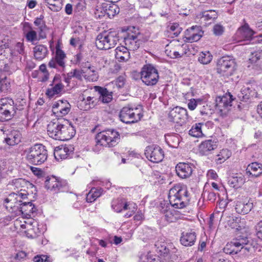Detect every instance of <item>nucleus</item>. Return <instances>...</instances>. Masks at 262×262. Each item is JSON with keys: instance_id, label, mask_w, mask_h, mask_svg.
I'll list each match as a JSON object with an SVG mask.
<instances>
[{"instance_id": "obj_10", "label": "nucleus", "mask_w": 262, "mask_h": 262, "mask_svg": "<svg viewBox=\"0 0 262 262\" xmlns=\"http://www.w3.org/2000/svg\"><path fill=\"white\" fill-rule=\"evenodd\" d=\"M232 95L226 94L222 97H218L216 99L215 107L219 115L223 118L227 116L233 100Z\"/></svg>"}, {"instance_id": "obj_42", "label": "nucleus", "mask_w": 262, "mask_h": 262, "mask_svg": "<svg viewBox=\"0 0 262 262\" xmlns=\"http://www.w3.org/2000/svg\"><path fill=\"white\" fill-rule=\"evenodd\" d=\"M155 246L157 253H159L161 256H166L169 254V247L171 246L168 245L167 243L164 242L158 241L156 243Z\"/></svg>"}, {"instance_id": "obj_64", "label": "nucleus", "mask_w": 262, "mask_h": 262, "mask_svg": "<svg viewBox=\"0 0 262 262\" xmlns=\"http://www.w3.org/2000/svg\"><path fill=\"white\" fill-rule=\"evenodd\" d=\"M15 51L17 52L18 54L24 55L25 54V47L23 42H17L14 47Z\"/></svg>"}, {"instance_id": "obj_11", "label": "nucleus", "mask_w": 262, "mask_h": 262, "mask_svg": "<svg viewBox=\"0 0 262 262\" xmlns=\"http://www.w3.org/2000/svg\"><path fill=\"white\" fill-rule=\"evenodd\" d=\"M262 51H256L251 53L247 63L248 70L253 73H258L262 70Z\"/></svg>"}, {"instance_id": "obj_23", "label": "nucleus", "mask_w": 262, "mask_h": 262, "mask_svg": "<svg viewBox=\"0 0 262 262\" xmlns=\"http://www.w3.org/2000/svg\"><path fill=\"white\" fill-rule=\"evenodd\" d=\"M73 149L72 146L60 145L56 147L54 151V157L57 161L66 159L73 154Z\"/></svg>"}, {"instance_id": "obj_62", "label": "nucleus", "mask_w": 262, "mask_h": 262, "mask_svg": "<svg viewBox=\"0 0 262 262\" xmlns=\"http://www.w3.org/2000/svg\"><path fill=\"white\" fill-rule=\"evenodd\" d=\"M10 88V83L6 79L0 80V93L5 92Z\"/></svg>"}, {"instance_id": "obj_8", "label": "nucleus", "mask_w": 262, "mask_h": 262, "mask_svg": "<svg viewBox=\"0 0 262 262\" xmlns=\"http://www.w3.org/2000/svg\"><path fill=\"white\" fill-rule=\"evenodd\" d=\"M236 68L235 59L230 56H224L217 60L216 70L220 75L229 77L231 76Z\"/></svg>"}, {"instance_id": "obj_36", "label": "nucleus", "mask_w": 262, "mask_h": 262, "mask_svg": "<svg viewBox=\"0 0 262 262\" xmlns=\"http://www.w3.org/2000/svg\"><path fill=\"white\" fill-rule=\"evenodd\" d=\"M96 92L100 95L99 99L104 103L110 102L112 100V92H109L106 88H101L99 86L94 87Z\"/></svg>"}, {"instance_id": "obj_53", "label": "nucleus", "mask_w": 262, "mask_h": 262, "mask_svg": "<svg viewBox=\"0 0 262 262\" xmlns=\"http://www.w3.org/2000/svg\"><path fill=\"white\" fill-rule=\"evenodd\" d=\"M212 59V56L208 52H202L200 53L198 57V61L202 64H207L209 63Z\"/></svg>"}, {"instance_id": "obj_1", "label": "nucleus", "mask_w": 262, "mask_h": 262, "mask_svg": "<svg viewBox=\"0 0 262 262\" xmlns=\"http://www.w3.org/2000/svg\"><path fill=\"white\" fill-rule=\"evenodd\" d=\"M96 144L94 151L99 152L103 147H114L120 141L119 133L114 129H107L98 133L96 136Z\"/></svg>"}, {"instance_id": "obj_59", "label": "nucleus", "mask_w": 262, "mask_h": 262, "mask_svg": "<svg viewBox=\"0 0 262 262\" xmlns=\"http://www.w3.org/2000/svg\"><path fill=\"white\" fill-rule=\"evenodd\" d=\"M31 222H29V224H27V228L26 230L25 231L26 234V236L28 238H35L37 237L38 236L35 233L33 229H32V226H31V224H30Z\"/></svg>"}, {"instance_id": "obj_7", "label": "nucleus", "mask_w": 262, "mask_h": 262, "mask_svg": "<svg viewBox=\"0 0 262 262\" xmlns=\"http://www.w3.org/2000/svg\"><path fill=\"white\" fill-rule=\"evenodd\" d=\"M142 106L133 107L127 105L123 107L119 114L120 120L126 124L134 123L140 120L142 117Z\"/></svg>"}, {"instance_id": "obj_54", "label": "nucleus", "mask_w": 262, "mask_h": 262, "mask_svg": "<svg viewBox=\"0 0 262 262\" xmlns=\"http://www.w3.org/2000/svg\"><path fill=\"white\" fill-rule=\"evenodd\" d=\"M137 205L133 202H126L124 206V210H128V211L125 214L126 217H130L137 210Z\"/></svg>"}, {"instance_id": "obj_47", "label": "nucleus", "mask_w": 262, "mask_h": 262, "mask_svg": "<svg viewBox=\"0 0 262 262\" xmlns=\"http://www.w3.org/2000/svg\"><path fill=\"white\" fill-rule=\"evenodd\" d=\"M203 125V123H198L192 125L191 128L189 131V135L196 138L202 137L203 134L202 133V127Z\"/></svg>"}, {"instance_id": "obj_48", "label": "nucleus", "mask_w": 262, "mask_h": 262, "mask_svg": "<svg viewBox=\"0 0 262 262\" xmlns=\"http://www.w3.org/2000/svg\"><path fill=\"white\" fill-rule=\"evenodd\" d=\"M231 156V152L228 149H222L216 155L215 161L217 164H222Z\"/></svg>"}, {"instance_id": "obj_18", "label": "nucleus", "mask_w": 262, "mask_h": 262, "mask_svg": "<svg viewBox=\"0 0 262 262\" xmlns=\"http://www.w3.org/2000/svg\"><path fill=\"white\" fill-rule=\"evenodd\" d=\"M161 205L160 211L163 214L162 219L168 223L176 222L179 218L177 211L166 205L165 203Z\"/></svg>"}, {"instance_id": "obj_51", "label": "nucleus", "mask_w": 262, "mask_h": 262, "mask_svg": "<svg viewBox=\"0 0 262 262\" xmlns=\"http://www.w3.org/2000/svg\"><path fill=\"white\" fill-rule=\"evenodd\" d=\"M223 251L225 253L228 254H236L241 251L240 249L237 248V246L234 243L233 241L226 244L223 249Z\"/></svg>"}, {"instance_id": "obj_34", "label": "nucleus", "mask_w": 262, "mask_h": 262, "mask_svg": "<svg viewBox=\"0 0 262 262\" xmlns=\"http://www.w3.org/2000/svg\"><path fill=\"white\" fill-rule=\"evenodd\" d=\"M253 203L249 201H238L235 205V210L238 213L247 214L253 208Z\"/></svg>"}, {"instance_id": "obj_16", "label": "nucleus", "mask_w": 262, "mask_h": 262, "mask_svg": "<svg viewBox=\"0 0 262 262\" xmlns=\"http://www.w3.org/2000/svg\"><path fill=\"white\" fill-rule=\"evenodd\" d=\"M61 129L59 134V140H68L73 138L75 135V129L71 123L68 120H64L62 122Z\"/></svg>"}, {"instance_id": "obj_40", "label": "nucleus", "mask_w": 262, "mask_h": 262, "mask_svg": "<svg viewBox=\"0 0 262 262\" xmlns=\"http://www.w3.org/2000/svg\"><path fill=\"white\" fill-rule=\"evenodd\" d=\"M34 56L35 59L41 60L46 57L48 54L47 48L42 45L36 46L33 48Z\"/></svg>"}, {"instance_id": "obj_3", "label": "nucleus", "mask_w": 262, "mask_h": 262, "mask_svg": "<svg viewBox=\"0 0 262 262\" xmlns=\"http://www.w3.org/2000/svg\"><path fill=\"white\" fill-rule=\"evenodd\" d=\"M27 160L34 165H40L47 159L48 152L45 146L36 144L24 150Z\"/></svg>"}, {"instance_id": "obj_27", "label": "nucleus", "mask_w": 262, "mask_h": 262, "mask_svg": "<svg viewBox=\"0 0 262 262\" xmlns=\"http://www.w3.org/2000/svg\"><path fill=\"white\" fill-rule=\"evenodd\" d=\"M217 147L216 142L211 140H207L202 142L199 146V153L203 156H207Z\"/></svg>"}, {"instance_id": "obj_12", "label": "nucleus", "mask_w": 262, "mask_h": 262, "mask_svg": "<svg viewBox=\"0 0 262 262\" xmlns=\"http://www.w3.org/2000/svg\"><path fill=\"white\" fill-rule=\"evenodd\" d=\"M145 155L146 158L151 162L158 163L163 160L164 152L159 146L152 145L146 148Z\"/></svg>"}, {"instance_id": "obj_19", "label": "nucleus", "mask_w": 262, "mask_h": 262, "mask_svg": "<svg viewBox=\"0 0 262 262\" xmlns=\"http://www.w3.org/2000/svg\"><path fill=\"white\" fill-rule=\"evenodd\" d=\"M194 169L192 164L185 162H180L176 166L177 174L181 179H187L189 178Z\"/></svg>"}, {"instance_id": "obj_25", "label": "nucleus", "mask_w": 262, "mask_h": 262, "mask_svg": "<svg viewBox=\"0 0 262 262\" xmlns=\"http://www.w3.org/2000/svg\"><path fill=\"white\" fill-rule=\"evenodd\" d=\"M37 210L36 207L31 202H27L24 200L21 202L18 212H20L27 217H31L35 216Z\"/></svg>"}, {"instance_id": "obj_57", "label": "nucleus", "mask_w": 262, "mask_h": 262, "mask_svg": "<svg viewBox=\"0 0 262 262\" xmlns=\"http://www.w3.org/2000/svg\"><path fill=\"white\" fill-rule=\"evenodd\" d=\"M29 222H31L30 224H31V226H32V229H33L35 233L38 236L43 233V230L42 228L40 227V225L37 221L33 220L32 219H30Z\"/></svg>"}, {"instance_id": "obj_50", "label": "nucleus", "mask_w": 262, "mask_h": 262, "mask_svg": "<svg viewBox=\"0 0 262 262\" xmlns=\"http://www.w3.org/2000/svg\"><path fill=\"white\" fill-rule=\"evenodd\" d=\"M200 112L202 115H209L212 114L213 107L208 102L202 99L199 107Z\"/></svg>"}, {"instance_id": "obj_15", "label": "nucleus", "mask_w": 262, "mask_h": 262, "mask_svg": "<svg viewBox=\"0 0 262 262\" xmlns=\"http://www.w3.org/2000/svg\"><path fill=\"white\" fill-rule=\"evenodd\" d=\"M45 187L53 192L64 191L67 189V183L65 181H58L52 177L45 181Z\"/></svg>"}, {"instance_id": "obj_21", "label": "nucleus", "mask_w": 262, "mask_h": 262, "mask_svg": "<svg viewBox=\"0 0 262 262\" xmlns=\"http://www.w3.org/2000/svg\"><path fill=\"white\" fill-rule=\"evenodd\" d=\"M204 32L200 26H192L185 32V37L188 42L197 41L202 37Z\"/></svg>"}, {"instance_id": "obj_39", "label": "nucleus", "mask_w": 262, "mask_h": 262, "mask_svg": "<svg viewBox=\"0 0 262 262\" xmlns=\"http://www.w3.org/2000/svg\"><path fill=\"white\" fill-rule=\"evenodd\" d=\"M228 224L231 228L240 231L246 228L245 219L239 217L232 218L228 221Z\"/></svg>"}, {"instance_id": "obj_37", "label": "nucleus", "mask_w": 262, "mask_h": 262, "mask_svg": "<svg viewBox=\"0 0 262 262\" xmlns=\"http://www.w3.org/2000/svg\"><path fill=\"white\" fill-rule=\"evenodd\" d=\"M124 46L118 47L115 50V58L119 61H126L130 58V53Z\"/></svg>"}, {"instance_id": "obj_4", "label": "nucleus", "mask_w": 262, "mask_h": 262, "mask_svg": "<svg viewBox=\"0 0 262 262\" xmlns=\"http://www.w3.org/2000/svg\"><path fill=\"white\" fill-rule=\"evenodd\" d=\"M28 193L25 189H20L18 192L10 193L4 200L3 205L10 212H17L21 202L28 198Z\"/></svg>"}, {"instance_id": "obj_46", "label": "nucleus", "mask_w": 262, "mask_h": 262, "mask_svg": "<svg viewBox=\"0 0 262 262\" xmlns=\"http://www.w3.org/2000/svg\"><path fill=\"white\" fill-rule=\"evenodd\" d=\"M26 183L27 182L24 179H16L10 182L8 186L10 189L17 190L18 192L20 189H23L22 188L25 187Z\"/></svg>"}, {"instance_id": "obj_38", "label": "nucleus", "mask_w": 262, "mask_h": 262, "mask_svg": "<svg viewBox=\"0 0 262 262\" xmlns=\"http://www.w3.org/2000/svg\"><path fill=\"white\" fill-rule=\"evenodd\" d=\"M246 182L245 176L242 173H237L229 178L228 183L233 188L241 187Z\"/></svg>"}, {"instance_id": "obj_28", "label": "nucleus", "mask_w": 262, "mask_h": 262, "mask_svg": "<svg viewBox=\"0 0 262 262\" xmlns=\"http://www.w3.org/2000/svg\"><path fill=\"white\" fill-rule=\"evenodd\" d=\"M62 122L57 120L50 122L47 126V133L48 135L55 140H58L59 134L61 129Z\"/></svg>"}, {"instance_id": "obj_13", "label": "nucleus", "mask_w": 262, "mask_h": 262, "mask_svg": "<svg viewBox=\"0 0 262 262\" xmlns=\"http://www.w3.org/2000/svg\"><path fill=\"white\" fill-rule=\"evenodd\" d=\"M13 101L9 98H3L0 99V116L1 120H7L11 117V113L14 110Z\"/></svg>"}, {"instance_id": "obj_33", "label": "nucleus", "mask_w": 262, "mask_h": 262, "mask_svg": "<svg viewBox=\"0 0 262 262\" xmlns=\"http://www.w3.org/2000/svg\"><path fill=\"white\" fill-rule=\"evenodd\" d=\"M232 241L241 251L242 249H245L248 251H249L251 248V245L250 244V240L247 236L238 235L235 238L233 239Z\"/></svg>"}, {"instance_id": "obj_56", "label": "nucleus", "mask_w": 262, "mask_h": 262, "mask_svg": "<svg viewBox=\"0 0 262 262\" xmlns=\"http://www.w3.org/2000/svg\"><path fill=\"white\" fill-rule=\"evenodd\" d=\"M241 96L244 99H248L250 96L253 95L254 92L252 90L251 88L249 86H244L241 89Z\"/></svg>"}, {"instance_id": "obj_17", "label": "nucleus", "mask_w": 262, "mask_h": 262, "mask_svg": "<svg viewBox=\"0 0 262 262\" xmlns=\"http://www.w3.org/2000/svg\"><path fill=\"white\" fill-rule=\"evenodd\" d=\"M253 31L248 25H245L239 28L236 32L235 38L238 42L242 41L256 40V37H253Z\"/></svg>"}, {"instance_id": "obj_2", "label": "nucleus", "mask_w": 262, "mask_h": 262, "mask_svg": "<svg viewBox=\"0 0 262 262\" xmlns=\"http://www.w3.org/2000/svg\"><path fill=\"white\" fill-rule=\"evenodd\" d=\"M168 199L171 206L179 209L184 208L189 201L186 187L180 184H176L169 190Z\"/></svg>"}, {"instance_id": "obj_31", "label": "nucleus", "mask_w": 262, "mask_h": 262, "mask_svg": "<svg viewBox=\"0 0 262 262\" xmlns=\"http://www.w3.org/2000/svg\"><path fill=\"white\" fill-rule=\"evenodd\" d=\"M23 31L27 41L34 43L38 40L36 32L32 29L29 23H24Z\"/></svg>"}, {"instance_id": "obj_32", "label": "nucleus", "mask_w": 262, "mask_h": 262, "mask_svg": "<svg viewBox=\"0 0 262 262\" xmlns=\"http://www.w3.org/2000/svg\"><path fill=\"white\" fill-rule=\"evenodd\" d=\"M83 73H84L83 77L89 81H95L98 79L96 68L89 64H85V66L83 69Z\"/></svg>"}, {"instance_id": "obj_9", "label": "nucleus", "mask_w": 262, "mask_h": 262, "mask_svg": "<svg viewBox=\"0 0 262 262\" xmlns=\"http://www.w3.org/2000/svg\"><path fill=\"white\" fill-rule=\"evenodd\" d=\"M55 49V56L49 61L48 66L51 68L56 69L58 71L62 72L66 67V54L60 49L59 45L56 46Z\"/></svg>"}, {"instance_id": "obj_29", "label": "nucleus", "mask_w": 262, "mask_h": 262, "mask_svg": "<svg viewBox=\"0 0 262 262\" xmlns=\"http://www.w3.org/2000/svg\"><path fill=\"white\" fill-rule=\"evenodd\" d=\"M196 239V234L192 230L183 232L180 239L181 243L184 246H192Z\"/></svg>"}, {"instance_id": "obj_30", "label": "nucleus", "mask_w": 262, "mask_h": 262, "mask_svg": "<svg viewBox=\"0 0 262 262\" xmlns=\"http://www.w3.org/2000/svg\"><path fill=\"white\" fill-rule=\"evenodd\" d=\"M6 144L14 146L20 141V134L16 130L5 131Z\"/></svg>"}, {"instance_id": "obj_6", "label": "nucleus", "mask_w": 262, "mask_h": 262, "mask_svg": "<svg viewBox=\"0 0 262 262\" xmlns=\"http://www.w3.org/2000/svg\"><path fill=\"white\" fill-rule=\"evenodd\" d=\"M140 79L147 86L155 85L159 79V75L157 68L152 64H144L140 72Z\"/></svg>"}, {"instance_id": "obj_58", "label": "nucleus", "mask_w": 262, "mask_h": 262, "mask_svg": "<svg viewBox=\"0 0 262 262\" xmlns=\"http://www.w3.org/2000/svg\"><path fill=\"white\" fill-rule=\"evenodd\" d=\"M202 99H191L189 100L188 103V107L191 111H193L196 106H200L202 103Z\"/></svg>"}, {"instance_id": "obj_26", "label": "nucleus", "mask_w": 262, "mask_h": 262, "mask_svg": "<svg viewBox=\"0 0 262 262\" xmlns=\"http://www.w3.org/2000/svg\"><path fill=\"white\" fill-rule=\"evenodd\" d=\"M246 174L249 178L259 177L262 174V164L257 162L249 164L246 169Z\"/></svg>"}, {"instance_id": "obj_14", "label": "nucleus", "mask_w": 262, "mask_h": 262, "mask_svg": "<svg viewBox=\"0 0 262 262\" xmlns=\"http://www.w3.org/2000/svg\"><path fill=\"white\" fill-rule=\"evenodd\" d=\"M64 89V85L61 80L59 75H55L49 87L47 90L46 94L50 98H52L56 95L61 93Z\"/></svg>"}, {"instance_id": "obj_44", "label": "nucleus", "mask_w": 262, "mask_h": 262, "mask_svg": "<svg viewBox=\"0 0 262 262\" xmlns=\"http://www.w3.org/2000/svg\"><path fill=\"white\" fill-rule=\"evenodd\" d=\"M103 193L102 188H92L87 194L86 200L88 202L92 203L100 196Z\"/></svg>"}, {"instance_id": "obj_5", "label": "nucleus", "mask_w": 262, "mask_h": 262, "mask_svg": "<svg viewBox=\"0 0 262 262\" xmlns=\"http://www.w3.org/2000/svg\"><path fill=\"white\" fill-rule=\"evenodd\" d=\"M118 41V33L116 31L104 32L97 36L95 43L100 50H108L114 48Z\"/></svg>"}, {"instance_id": "obj_61", "label": "nucleus", "mask_w": 262, "mask_h": 262, "mask_svg": "<svg viewBox=\"0 0 262 262\" xmlns=\"http://www.w3.org/2000/svg\"><path fill=\"white\" fill-rule=\"evenodd\" d=\"M124 84V78L122 76L119 77L115 82H112L107 85L108 88L111 87V86H114V85H116L117 88H121L123 86Z\"/></svg>"}, {"instance_id": "obj_45", "label": "nucleus", "mask_w": 262, "mask_h": 262, "mask_svg": "<svg viewBox=\"0 0 262 262\" xmlns=\"http://www.w3.org/2000/svg\"><path fill=\"white\" fill-rule=\"evenodd\" d=\"M198 17L204 21L214 20L217 17V12L213 10H209L201 12Z\"/></svg>"}, {"instance_id": "obj_49", "label": "nucleus", "mask_w": 262, "mask_h": 262, "mask_svg": "<svg viewBox=\"0 0 262 262\" xmlns=\"http://www.w3.org/2000/svg\"><path fill=\"white\" fill-rule=\"evenodd\" d=\"M126 202L123 199H114L112 202V208L116 212H121L124 210V206Z\"/></svg>"}, {"instance_id": "obj_55", "label": "nucleus", "mask_w": 262, "mask_h": 262, "mask_svg": "<svg viewBox=\"0 0 262 262\" xmlns=\"http://www.w3.org/2000/svg\"><path fill=\"white\" fill-rule=\"evenodd\" d=\"M29 219L27 220L24 219H17L14 222V226L16 229L23 230L27 228V224L29 223Z\"/></svg>"}, {"instance_id": "obj_22", "label": "nucleus", "mask_w": 262, "mask_h": 262, "mask_svg": "<svg viewBox=\"0 0 262 262\" xmlns=\"http://www.w3.org/2000/svg\"><path fill=\"white\" fill-rule=\"evenodd\" d=\"M124 47L129 51L137 50L141 44V40L139 36L135 34L127 33L124 38Z\"/></svg>"}, {"instance_id": "obj_35", "label": "nucleus", "mask_w": 262, "mask_h": 262, "mask_svg": "<svg viewBox=\"0 0 262 262\" xmlns=\"http://www.w3.org/2000/svg\"><path fill=\"white\" fill-rule=\"evenodd\" d=\"M97 103V98L94 96L85 97L83 95L82 99L80 103V109L88 111L93 108Z\"/></svg>"}, {"instance_id": "obj_52", "label": "nucleus", "mask_w": 262, "mask_h": 262, "mask_svg": "<svg viewBox=\"0 0 262 262\" xmlns=\"http://www.w3.org/2000/svg\"><path fill=\"white\" fill-rule=\"evenodd\" d=\"M45 1L52 11L57 12L62 8V0H45Z\"/></svg>"}, {"instance_id": "obj_24", "label": "nucleus", "mask_w": 262, "mask_h": 262, "mask_svg": "<svg viewBox=\"0 0 262 262\" xmlns=\"http://www.w3.org/2000/svg\"><path fill=\"white\" fill-rule=\"evenodd\" d=\"M70 109L71 105L66 100L58 101L53 105V112L58 117L67 115Z\"/></svg>"}, {"instance_id": "obj_41", "label": "nucleus", "mask_w": 262, "mask_h": 262, "mask_svg": "<svg viewBox=\"0 0 262 262\" xmlns=\"http://www.w3.org/2000/svg\"><path fill=\"white\" fill-rule=\"evenodd\" d=\"M103 7L105 15L110 18L114 17L119 12V7L114 3H111L110 4H103Z\"/></svg>"}, {"instance_id": "obj_60", "label": "nucleus", "mask_w": 262, "mask_h": 262, "mask_svg": "<svg viewBox=\"0 0 262 262\" xmlns=\"http://www.w3.org/2000/svg\"><path fill=\"white\" fill-rule=\"evenodd\" d=\"M43 17L42 16H40L39 17H37L34 20V24L38 27V29L40 32H42L46 26L44 21L43 20Z\"/></svg>"}, {"instance_id": "obj_63", "label": "nucleus", "mask_w": 262, "mask_h": 262, "mask_svg": "<svg viewBox=\"0 0 262 262\" xmlns=\"http://www.w3.org/2000/svg\"><path fill=\"white\" fill-rule=\"evenodd\" d=\"M224 31V27L219 24H216L214 26L213 31L215 35L220 36L223 34Z\"/></svg>"}, {"instance_id": "obj_20", "label": "nucleus", "mask_w": 262, "mask_h": 262, "mask_svg": "<svg viewBox=\"0 0 262 262\" xmlns=\"http://www.w3.org/2000/svg\"><path fill=\"white\" fill-rule=\"evenodd\" d=\"M168 118L170 121L179 123L187 118V111L184 108L176 106L170 111Z\"/></svg>"}, {"instance_id": "obj_43", "label": "nucleus", "mask_w": 262, "mask_h": 262, "mask_svg": "<svg viewBox=\"0 0 262 262\" xmlns=\"http://www.w3.org/2000/svg\"><path fill=\"white\" fill-rule=\"evenodd\" d=\"M167 144L172 148H177L180 143V136L178 134H167L165 136Z\"/></svg>"}]
</instances>
